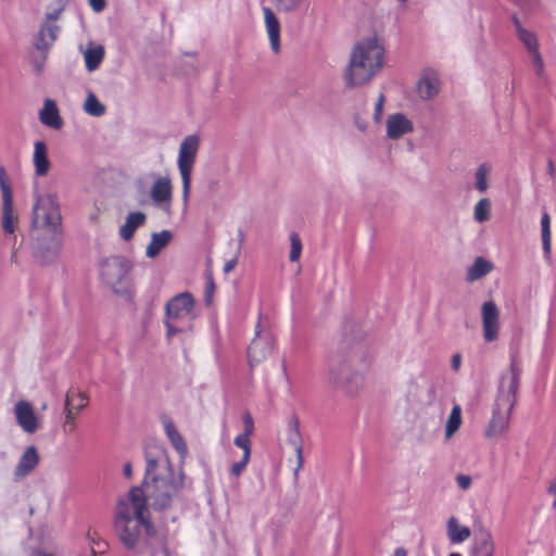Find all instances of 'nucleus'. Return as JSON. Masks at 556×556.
I'll return each mask as SVG.
<instances>
[{
    "label": "nucleus",
    "mask_w": 556,
    "mask_h": 556,
    "mask_svg": "<svg viewBox=\"0 0 556 556\" xmlns=\"http://www.w3.org/2000/svg\"><path fill=\"white\" fill-rule=\"evenodd\" d=\"M149 500L141 486L122 496L114 511V531L121 543L136 555L166 553V542L157 532L149 511Z\"/></svg>",
    "instance_id": "nucleus-1"
},
{
    "label": "nucleus",
    "mask_w": 556,
    "mask_h": 556,
    "mask_svg": "<svg viewBox=\"0 0 556 556\" xmlns=\"http://www.w3.org/2000/svg\"><path fill=\"white\" fill-rule=\"evenodd\" d=\"M144 458L146 472L140 486L144 490L152 508H170L184 489V471H175L167 452L162 447L147 450Z\"/></svg>",
    "instance_id": "nucleus-2"
},
{
    "label": "nucleus",
    "mask_w": 556,
    "mask_h": 556,
    "mask_svg": "<svg viewBox=\"0 0 556 556\" xmlns=\"http://www.w3.org/2000/svg\"><path fill=\"white\" fill-rule=\"evenodd\" d=\"M386 55V45L380 36L371 34L361 38L353 46L343 71L344 85L355 88L369 84L383 68Z\"/></svg>",
    "instance_id": "nucleus-3"
},
{
    "label": "nucleus",
    "mask_w": 556,
    "mask_h": 556,
    "mask_svg": "<svg viewBox=\"0 0 556 556\" xmlns=\"http://www.w3.org/2000/svg\"><path fill=\"white\" fill-rule=\"evenodd\" d=\"M365 361L355 353L333 362L329 371V381L346 394H354L361 388V367Z\"/></svg>",
    "instance_id": "nucleus-4"
},
{
    "label": "nucleus",
    "mask_w": 556,
    "mask_h": 556,
    "mask_svg": "<svg viewBox=\"0 0 556 556\" xmlns=\"http://www.w3.org/2000/svg\"><path fill=\"white\" fill-rule=\"evenodd\" d=\"M200 147V138L197 135H189L184 138L179 146L177 167L182 184V202L187 206L191 189V175L195 164Z\"/></svg>",
    "instance_id": "nucleus-5"
},
{
    "label": "nucleus",
    "mask_w": 556,
    "mask_h": 556,
    "mask_svg": "<svg viewBox=\"0 0 556 556\" xmlns=\"http://www.w3.org/2000/svg\"><path fill=\"white\" fill-rule=\"evenodd\" d=\"M62 223L60 204L55 194H37L33 206V225L47 228L55 236Z\"/></svg>",
    "instance_id": "nucleus-6"
},
{
    "label": "nucleus",
    "mask_w": 556,
    "mask_h": 556,
    "mask_svg": "<svg viewBox=\"0 0 556 556\" xmlns=\"http://www.w3.org/2000/svg\"><path fill=\"white\" fill-rule=\"evenodd\" d=\"M129 271L130 263L121 256L106 257L100 266L102 281L118 294H125L129 291Z\"/></svg>",
    "instance_id": "nucleus-7"
},
{
    "label": "nucleus",
    "mask_w": 556,
    "mask_h": 556,
    "mask_svg": "<svg viewBox=\"0 0 556 556\" xmlns=\"http://www.w3.org/2000/svg\"><path fill=\"white\" fill-rule=\"evenodd\" d=\"M275 351V338L268 327V321L260 316L254 337L248 348V362L250 367L264 363Z\"/></svg>",
    "instance_id": "nucleus-8"
},
{
    "label": "nucleus",
    "mask_w": 556,
    "mask_h": 556,
    "mask_svg": "<svg viewBox=\"0 0 556 556\" xmlns=\"http://www.w3.org/2000/svg\"><path fill=\"white\" fill-rule=\"evenodd\" d=\"M522 368L516 358H510L508 368L502 371L494 402L515 406L520 387Z\"/></svg>",
    "instance_id": "nucleus-9"
},
{
    "label": "nucleus",
    "mask_w": 556,
    "mask_h": 556,
    "mask_svg": "<svg viewBox=\"0 0 556 556\" xmlns=\"http://www.w3.org/2000/svg\"><path fill=\"white\" fill-rule=\"evenodd\" d=\"M514 407L498 402L493 403L491 417L483 430L488 440H498L507 432Z\"/></svg>",
    "instance_id": "nucleus-10"
},
{
    "label": "nucleus",
    "mask_w": 556,
    "mask_h": 556,
    "mask_svg": "<svg viewBox=\"0 0 556 556\" xmlns=\"http://www.w3.org/2000/svg\"><path fill=\"white\" fill-rule=\"evenodd\" d=\"M501 311L493 301L484 302L481 306L482 338L486 343H493L501 336Z\"/></svg>",
    "instance_id": "nucleus-11"
},
{
    "label": "nucleus",
    "mask_w": 556,
    "mask_h": 556,
    "mask_svg": "<svg viewBox=\"0 0 556 556\" xmlns=\"http://www.w3.org/2000/svg\"><path fill=\"white\" fill-rule=\"evenodd\" d=\"M89 404V397L85 392L77 389H71L65 394L63 430L73 432L76 429V417Z\"/></svg>",
    "instance_id": "nucleus-12"
},
{
    "label": "nucleus",
    "mask_w": 556,
    "mask_h": 556,
    "mask_svg": "<svg viewBox=\"0 0 556 556\" xmlns=\"http://www.w3.org/2000/svg\"><path fill=\"white\" fill-rule=\"evenodd\" d=\"M194 299L189 292H182L172 298L165 305V315L178 321H189L195 318Z\"/></svg>",
    "instance_id": "nucleus-13"
},
{
    "label": "nucleus",
    "mask_w": 556,
    "mask_h": 556,
    "mask_svg": "<svg viewBox=\"0 0 556 556\" xmlns=\"http://www.w3.org/2000/svg\"><path fill=\"white\" fill-rule=\"evenodd\" d=\"M17 426L28 434L42 428V417L38 416L33 404L26 400H18L13 407Z\"/></svg>",
    "instance_id": "nucleus-14"
},
{
    "label": "nucleus",
    "mask_w": 556,
    "mask_h": 556,
    "mask_svg": "<svg viewBox=\"0 0 556 556\" xmlns=\"http://www.w3.org/2000/svg\"><path fill=\"white\" fill-rule=\"evenodd\" d=\"M0 189L2 193V228L8 233L15 230L16 216L13 210V193L11 181L4 167H0Z\"/></svg>",
    "instance_id": "nucleus-15"
},
{
    "label": "nucleus",
    "mask_w": 556,
    "mask_h": 556,
    "mask_svg": "<svg viewBox=\"0 0 556 556\" xmlns=\"http://www.w3.org/2000/svg\"><path fill=\"white\" fill-rule=\"evenodd\" d=\"M153 182L150 188V198L155 206L169 213L170 202L173 199V184L169 176H161L153 174Z\"/></svg>",
    "instance_id": "nucleus-16"
},
{
    "label": "nucleus",
    "mask_w": 556,
    "mask_h": 556,
    "mask_svg": "<svg viewBox=\"0 0 556 556\" xmlns=\"http://www.w3.org/2000/svg\"><path fill=\"white\" fill-rule=\"evenodd\" d=\"M414 131L413 121L404 113L390 114L386 121V136L391 140H399Z\"/></svg>",
    "instance_id": "nucleus-17"
},
{
    "label": "nucleus",
    "mask_w": 556,
    "mask_h": 556,
    "mask_svg": "<svg viewBox=\"0 0 556 556\" xmlns=\"http://www.w3.org/2000/svg\"><path fill=\"white\" fill-rule=\"evenodd\" d=\"M440 76L433 68H425L417 83V93L422 100H430L440 91Z\"/></svg>",
    "instance_id": "nucleus-18"
},
{
    "label": "nucleus",
    "mask_w": 556,
    "mask_h": 556,
    "mask_svg": "<svg viewBox=\"0 0 556 556\" xmlns=\"http://www.w3.org/2000/svg\"><path fill=\"white\" fill-rule=\"evenodd\" d=\"M265 30L269 40L270 49L275 53L280 52L281 25L275 11L267 5L262 7Z\"/></svg>",
    "instance_id": "nucleus-19"
},
{
    "label": "nucleus",
    "mask_w": 556,
    "mask_h": 556,
    "mask_svg": "<svg viewBox=\"0 0 556 556\" xmlns=\"http://www.w3.org/2000/svg\"><path fill=\"white\" fill-rule=\"evenodd\" d=\"M496 544L490 530L482 529L476 534L468 556H495Z\"/></svg>",
    "instance_id": "nucleus-20"
},
{
    "label": "nucleus",
    "mask_w": 556,
    "mask_h": 556,
    "mask_svg": "<svg viewBox=\"0 0 556 556\" xmlns=\"http://www.w3.org/2000/svg\"><path fill=\"white\" fill-rule=\"evenodd\" d=\"M39 455L37 448L34 445L26 447L22 456L20 457L15 468L14 477L16 480L25 478L29 475L38 465Z\"/></svg>",
    "instance_id": "nucleus-21"
},
{
    "label": "nucleus",
    "mask_w": 556,
    "mask_h": 556,
    "mask_svg": "<svg viewBox=\"0 0 556 556\" xmlns=\"http://www.w3.org/2000/svg\"><path fill=\"white\" fill-rule=\"evenodd\" d=\"M60 27L56 24L42 23L34 39L37 50L47 52L58 39Z\"/></svg>",
    "instance_id": "nucleus-22"
},
{
    "label": "nucleus",
    "mask_w": 556,
    "mask_h": 556,
    "mask_svg": "<svg viewBox=\"0 0 556 556\" xmlns=\"http://www.w3.org/2000/svg\"><path fill=\"white\" fill-rule=\"evenodd\" d=\"M79 51L84 56L85 66L88 72L98 70L105 54L103 46L93 41H89L86 47L80 46Z\"/></svg>",
    "instance_id": "nucleus-23"
},
{
    "label": "nucleus",
    "mask_w": 556,
    "mask_h": 556,
    "mask_svg": "<svg viewBox=\"0 0 556 556\" xmlns=\"http://www.w3.org/2000/svg\"><path fill=\"white\" fill-rule=\"evenodd\" d=\"M162 425L168 440L170 441L176 452L179 454L180 458H186V456L188 455V446L186 444L184 437L175 427L173 420L169 417H163Z\"/></svg>",
    "instance_id": "nucleus-24"
},
{
    "label": "nucleus",
    "mask_w": 556,
    "mask_h": 556,
    "mask_svg": "<svg viewBox=\"0 0 556 556\" xmlns=\"http://www.w3.org/2000/svg\"><path fill=\"white\" fill-rule=\"evenodd\" d=\"M40 122L53 129H60L63 126V119L60 116V112L55 101L47 99L43 102V106L39 112Z\"/></svg>",
    "instance_id": "nucleus-25"
},
{
    "label": "nucleus",
    "mask_w": 556,
    "mask_h": 556,
    "mask_svg": "<svg viewBox=\"0 0 556 556\" xmlns=\"http://www.w3.org/2000/svg\"><path fill=\"white\" fill-rule=\"evenodd\" d=\"M33 164L36 176H46L49 173L51 164L43 141H36L34 144Z\"/></svg>",
    "instance_id": "nucleus-26"
},
{
    "label": "nucleus",
    "mask_w": 556,
    "mask_h": 556,
    "mask_svg": "<svg viewBox=\"0 0 556 556\" xmlns=\"http://www.w3.org/2000/svg\"><path fill=\"white\" fill-rule=\"evenodd\" d=\"M446 534L451 543L460 544L470 538L471 531L469 527L460 525L458 519L452 516L446 522Z\"/></svg>",
    "instance_id": "nucleus-27"
},
{
    "label": "nucleus",
    "mask_w": 556,
    "mask_h": 556,
    "mask_svg": "<svg viewBox=\"0 0 556 556\" xmlns=\"http://www.w3.org/2000/svg\"><path fill=\"white\" fill-rule=\"evenodd\" d=\"M147 216L142 212H131L127 215L125 223L119 227V236L129 241L136 230L146 223Z\"/></svg>",
    "instance_id": "nucleus-28"
},
{
    "label": "nucleus",
    "mask_w": 556,
    "mask_h": 556,
    "mask_svg": "<svg viewBox=\"0 0 556 556\" xmlns=\"http://www.w3.org/2000/svg\"><path fill=\"white\" fill-rule=\"evenodd\" d=\"M173 235L169 230H162L151 235V241L146 249V255L154 258L170 242Z\"/></svg>",
    "instance_id": "nucleus-29"
},
{
    "label": "nucleus",
    "mask_w": 556,
    "mask_h": 556,
    "mask_svg": "<svg viewBox=\"0 0 556 556\" xmlns=\"http://www.w3.org/2000/svg\"><path fill=\"white\" fill-rule=\"evenodd\" d=\"M551 216L547 212H543L540 220L541 239L544 257L547 262L552 261V230H551Z\"/></svg>",
    "instance_id": "nucleus-30"
},
{
    "label": "nucleus",
    "mask_w": 556,
    "mask_h": 556,
    "mask_svg": "<svg viewBox=\"0 0 556 556\" xmlns=\"http://www.w3.org/2000/svg\"><path fill=\"white\" fill-rule=\"evenodd\" d=\"M493 269V264L484 257H477L473 263L467 268L466 279L473 282L486 276Z\"/></svg>",
    "instance_id": "nucleus-31"
},
{
    "label": "nucleus",
    "mask_w": 556,
    "mask_h": 556,
    "mask_svg": "<svg viewBox=\"0 0 556 556\" xmlns=\"http://www.w3.org/2000/svg\"><path fill=\"white\" fill-rule=\"evenodd\" d=\"M493 170L492 164L488 162L481 163L475 172V189L479 192H485L489 187V179Z\"/></svg>",
    "instance_id": "nucleus-32"
},
{
    "label": "nucleus",
    "mask_w": 556,
    "mask_h": 556,
    "mask_svg": "<svg viewBox=\"0 0 556 556\" xmlns=\"http://www.w3.org/2000/svg\"><path fill=\"white\" fill-rule=\"evenodd\" d=\"M83 110L90 116L100 117L105 114V105L98 99L93 92H88L83 104Z\"/></svg>",
    "instance_id": "nucleus-33"
},
{
    "label": "nucleus",
    "mask_w": 556,
    "mask_h": 556,
    "mask_svg": "<svg viewBox=\"0 0 556 556\" xmlns=\"http://www.w3.org/2000/svg\"><path fill=\"white\" fill-rule=\"evenodd\" d=\"M463 422L462 419V408L458 404H455L452 407V410L447 417L446 424H445V430L444 434L446 439H450L453 437L460 428Z\"/></svg>",
    "instance_id": "nucleus-34"
},
{
    "label": "nucleus",
    "mask_w": 556,
    "mask_h": 556,
    "mask_svg": "<svg viewBox=\"0 0 556 556\" xmlns=\"http://www.w3.org/2000/svg\"><path fill=\"white\" fill-rule=\"evenodd\" d=\"M289 442L293 446L296 457V466L294 468V476L298 477L299 471L303 467V447H302V439L296 426L292 427L290 430Z\"/></svg>",
    "instance_id": "nucleus-35"
},
{
    "label": "nucleus",
    "mask_w": 556,
    "mask_h": 556,
    "mask_svg": "<svg viewBox=\"0 0 556 556\" xmlns=\"http://www.w3.org/2000/svg\"><path fill=\"white\" fill-rule=\"evenodd\" d=\"M515 23L517 26L518 37L526 46L530 54L532 55L535 52H539V43L535 35L532 31L523 28L517 18H515Z\"/></svg>",
    "instance_id": "nucleus-36"
},
{
    "label": "nucleus",
    "mask_w": 556,
    "mask_h": 556,
    "mask_svg": "<svg viewBox=\"0 0 556 556\" xmlns=\"http://www.w3.org/2000/svg\"><path fill=\"white\" fill-rule=\"evenodd\" d=\"M277 11L281 13H294L306 7V0H270Z\"/></svg>",
    "instance_id": "nucleus-37"
},
{
    "label": "nucleus",
    "mask_w": 556,
    "mask_h": 556,
    "mask_svg": "<svg viewBox=\"0 0 556 556\" xmlns=\"http://www.w3.org/2000/svg\"><path fill=\"white\" fill-rule=\"evenodd\" d=\"M492 203L488 198L480 199L473 206V218L477 223L490 219Z\"/></svg>",
    "instance_id": "nucleus-38"
},
{
    "label": "nucleus",
    "mask_w": 556,
    "mask_h": 556,
    "mask_svg": "<svg viewBox=\"0 0 556 556\" xmlns=\"http://www.w3.org/2000/svg\"><path fill=\"white\" fill-rule=\"evenodd\" d=\"M68 0H58V3L55 7H51L48 9V11L45 14V22L49 24H54L53 22L58 21L65 10V7L67 4Z\"/></svg>",
    "instance_id": "nucleus-39"
},
{
    "label": "nucleus",
    "mask_w": 556,
    "mask_h": 556,
    "mask_svg": "<svg viewBox=\"0 0 556 556\" xmlns=\"http://www.w3.org/2000/svg\"><path fill=\"white\" fill-rule=\"evenodd\" d=\"M291 250H290V261L296 262L299 261L302 253V242L296 233H292L290 236Z\"/></svg>",
    "instance_id": "nucleus-40"
},
{
    "label": "nucleus",
    "mask_w": 556,
    "mask_h": 556,
    "mask_svg": "<svg viewBox=\"0 0 556 556\" xmlns=\"http://www.w3.org/2000/svg\"><path fill=\"white\" fill-rule=\"evenodd\" d=\"M249 434L241 433L235 438V445L243 451V455L251 457V440Z\"/></svg>",
    "instance_id": "nucleus-41"
},
{
    "label": "nucleus",
    "mask_w": 556,
    "mask_h": 556,
    "mask_svg": "<svg viewBox=\"0 0 556 556\" xmlns=\"http://www.w3.org/2000/svg\"><path fill=\"white\" fill-rule=\"evenodd\" d=\"M386 104V97L383 93H380L375 102L372 119L376 123H380L382 121L383 109Z\"/></svg>",
    "instance_id": "nucleus-42"
},
{
    "label": "nucleus",
    "mask_w": 556,
    "mask_h": 556,
    "mask_svg": "<svg viewBox=\"0 0 556 556\" xmlns=\"http://www.w3.org/2000/svg\"><path fill=\"white\" fill-rule=\"evenodd\" d=\"M250 458L251 457H249L247 455H242V457L239 462L233 463L230 467L231 475L237 478L240 477L242 475V472L244 471L247 465L249 464Z\"/></svg>",
    "instance_id": "nucleus-43"
},
{
    "label": "nucleus",
    "mask_w": 556,
    "mask_h": 556,
    "mask_svg": "<svg viewBox=\"0 0 556 556\" xmlns=\"http://www.w3.org/2000/svg\"><path fill=\"white\" fill-rule=\"evenodd\" d=\"M177 323H179V321L175 320V319H170L168 317L165 318L164 324L166 327V337L168 339L172 338L174 334L181 331V329L176 326Z\"/></svg>",
    "instance_id": "nucleus-44"
},
{
    "label": "nucleus",
    "mask_w": 556,
    "mask_h": 556,
    "mask_svg": "<svg viewBox=\"0 0 556 556\" xmlns=\"http://www.w3.org/2000/svg\"><path fill=\"white\" fill-rule=\"evenodd\" d=\"M531 56H532V64H533L535 74L539 77H541L543 75V71H544V63H543L542 56H541L540 52H535Z\"/></svg>",
    "instance_id": "nucleus-45"
},
{
    "label": "nucleus",
    "mask_w": 556,
    "mask_h": 556,
    "mask_svg": "<svg viewBox=\"0 0 556 556\" xmlns=\"http://www.w3.org/2000/svg\"><path fill=\"white\" fill-rule=\"evenodd\" d=\"M354 125L362 132H366L368 129V122L359 114L354 115Z\"/></svg>",
    "instance_id": "nucleus-46"
},
{
    "label": "nucleus",
    "mask_w": 556,
    "mask_h": 556,
    "mask_svg": "<svg viewBox=\"0 0 556 556\" xmlns=\"http://www.w3.org/2000/svg\"><path fill=\"white\" fill-rule=\"evenodd\" d=\"M243 422H244V432L243 433L251 435L254 431V422H253L252 416L249 413L244 414Z\"/></svg>",
    "instance_id": "nucleus-47"
},
{
    "label": "nucleus",
    "mask_w": 556,
    "mask_h": 556,
    "mask_svg": "<svg viewBox=\"0 0 556 556\" xmlns=\"http://www.w3.org/2000/svg\"><path fill=\"white\" fill-rule=\"evenodd\" d=\"M457 484L462 490H467L471 485V478L467 475H459L456 478Z\"/></svg>",
    "instance_id": "nucleus-48"
},
{
    "label": "nucleus",
    "mask_w": 556,
    "mask_h": 556,
    "mask_svg": "<svg viewBox=\"0 0 556 556\" xmlns=\"http://www.w3.org/2000/svg\"><path fill=\"white\" fill-rule=\"evenodd\" d=\"M88 2L91 9L97 13L103 11L105 8V0H88Z\"/></svg>",
    "instance_id": "nucleus-49"
},
{
    "label": "nucleus",
    "mask_w": 556,
    "mask_h": 556,
    "mask_svg": "<svg viewBox=\"0 0 556 556\" xmlns=\"http://www.w3.org/2000/svg\"><path fill=\"white\" fill-rule=\"evenodd\" d=\"M462 366V355L456 353L452 356L451 367L453 370L457 371Z\"/></svg>",
    "instance_id": "nucleus-50"
},
{
    "label": "nucleus",
    "mask_w": 556,
    "mask_h": 556,
    "mask_svg": "<svg viewBox=\"0 0 556 556\" xmlns=\"http://www.w3.org/2000/svg\"><path fill=\"white\" fill-rule=\"evenodd\" d=\"M237 264H238V256H235L233 258H231L225 263L224 273L225 274L230 273L231 270H233V268L236 267Z\"/></svg>",
    "instance_id": "nucleus-51"
},
{
    "label": "nucleus",
    "mask_w": 556,
    "mask_h": 556,
    "mask_svg": "<svg viewBox=\"0 0 556 556\" xmlns=\"http://www.w3.org/2000/svg\"><path fill=\"white\" fill-rule=\"evenodd\" d=\"M547 492L549 495L553 496L552 506H553V508L556 509V479L553 482H551V484L547 488Z\"/></svg>",
    "instance_id": "nucleus-52"
},
{
    "label": "nucleus",
    "mask_w": 556,
    "mask_h": 556,
    "mask_svg": "<svg viewBox=\"0 0 556 556\" xmlns=\"http://www.w3.org/2000/svg\"><path fill=\"white\" fill-rule=\"evenodd\" d=\"M123 473L127 479L132 477V466L131 463L127 462L123 466Z\"/></svg>",
    "instance_id": "nucleus-53"
},
{
    "label": "nucleus",
    "mask_w": 556,
    "mask_h": 556,
    "mask_svg": "<svg viewBox=\"0 0 556 556\" xmlns=\"http://www.w3.org/2000/svg\"><path fill=\"white\" fill-rule=\"evenodd\" d=\"M547 170H548L549 177L552 179H554L555 176H556V167H555L554 162L552 160L547 161Z\"/></svg>",
    "instance_id": "nucleus-54"
},
{
    "label": "nucleus",
    "mask_w": 556,
    "mask_h": 556,
    "mask_svg": "<svg viewBox=\"0 0 556 556\" xmlns=\"http://www.w3.org/2000/svg\"><path fill=\"white\" fill-rule=\"evenodd\" d=\"M394 556H407V552L405 548L403 547H397L395 551H394Z\"/></svg>",
    "instance_id": "nucleus-55"
},
{
    "label": "nucleus",
    "mask_w": 556,
    "mask_h": 556,
    "mask_svg": "<svg viewBox=\"0 0 556 556\" xmlns=\"http://www.w3.org/2000/svg\"><path fill=\"white\" fill-rule=\"evenodd\" d=\"M53 249H54V252H56L60 249V240L54 239Z\"/></svg>",
    "instance_id": "nucleus-56"
},
{
    "label": "nucleus",
    "mask_w": 556,
    "mask_h": 556,
    "mask_svg": "<svg viewBox=\"0 0 556 556\" xmlns=\"http://www.w3.org/2000/svg\"><path fill=\"white\" fill-rule=\"evenodd\" d=\"M213 287H214L213 280L210 279L208 282H207V288L208 289H213Z\"/></svg>",
    "instance_id": "nucleus-57"
},
{
    "label": "nucleus",
    "mask_w": 556,
    "mask_h": 556,
    "mask_svg": "<svg viewBox=\"0 0 556 556\" xmlns=\"http://www.w3.org/2000/svg\"><path fill=\"white\" fill-rule=\"evenodd\" d=\"M447 556H463V555H462V554H459V553H451V554H448Z\"/></svg>",
    "instance_id": "nucleus-58"
},
{
    "label": "nucleus",
    "mask_w": 556,
    "mask_h": 556,
    "mask_svg": "<svg viewBox=\"0 0 556 556\" xmlns=\"http://www.w3.org/2000/svg\"><path fill=\"white\" fill-rule=\"evenodd\" d=\"M41 408H42V409H46V408H47V404H46V403H45V404H42Z\"/></svg>",
    "instance_id": "nucleus-59"
},
{
    "label": "nucleus",
    "mask_w": 556,
    "mask_h": 556,
    "mask_svg": "<svg viewBox=\"0 0 556 556\" xmlns=\"http://www.w3.org/2000/svg\"><path fill=\"white\" fill-rule=\"evenodd\" d=\"M399 2H406L407 0H397Z\"/></svg>",
    "instance_id": "nucleus-60"
}]
</instances>
